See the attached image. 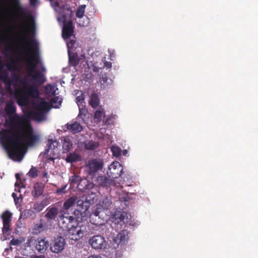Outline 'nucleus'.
Returning <instances> with one entry per match:
<instances>
[{"instance_id":"nucleus-1","label":"nucleus","mask_w":258,"mask_h":258,"mask_svg":"<svg viewBox=\"0 0 258 258\" xmlns=\"http://www.w3.org/2000/svg\"><path fill=\"white\" fill-rule=\"evenodd\" d=\"M5 111L10 116L7 121L9 128L0 131V142L10 159L20 161L23 158L24 147L34 146L39 137L34 133L33 127L26 122L24 118L17 114L11 116L16 112V107L13 102L6 104Z\"/></svg>"},{"instance_id":"nucleus-2","label":"nucleus","mask_w":258,"mask_h":258,"mask_svg":"<svg viewBox=\"0 0 258 258\" xmlns=\"http://www.w3.org/2000/svg\"><path fill=\"white\" fill-rule=\"evenodd\" d=\"M18 81L26 86L29 94L32 98H36L39 96V90L36 86H41L46 81L45 76L39 71H35L29 67L27 66V74L23 77H17Z\"/></svg>"},{"instance_id":"nucleus-3","label":"nucleus","mask_w":258,"mask_h":258,"mask_svg":"<svg viewBox=\"0 0 258 258\" xmlns=\"http://www.w3.org/2000/svg\"><path fill=\"white\" fill-rule=\"evenodd\" d=\"M17 77H20L19 75L14 74L11 79L8 78L3 82L5 84L7 89L9 92L12 91V85L17 87L18 88L14 90V95L17 100V104L20 106H24L28 105L31 96L29 94L27 88L25 85L17 80Z\"/></svg>"},{"instance_id":"nucleus-4","label":"nucleus","mask_w":258,"mask_h":258,"mask_svg":"<svg viewBox=\"0 0 258 258\" xmlns=\"http://www.w3.org/2000/svg\"><path fill=\"white\" fill-rule=\"evenodd\" d=\"M67 230L66 236L70 239L74 241L79 240L87 233V226L82 223H77L76 226L71 225Z\"/></svg>"},{"instance_id":"nucleus-5","label":"nucleus","mask_w":258,"mask_h":258,"mask_svg":"<svg viewBox=\"0 0 258 258\" xmlns=\"http://www.w3.org/2000/svg\"><path fill=\"white\" fill-rule=\"evenodd\" d=\"M27 38L30 40L29 42L28 43L30 46V49H26L27 54H30V56L26 60L27 66L35 70L38 63V60L35 53V47L36 43L34 40L29 37Z\"/></svg>"},{"instance_id":"nucleus-6","label":"nucleus","mask_w":258,"mask_h":258,"mask_svg":"<svg viewBox=\"0 0 258 258\" xmlns=\"http://www.w3.org/2000/svg\"><path fill=\"white\" fill-rule=\"evenodd\" d=\"M3 53L6 57H9L11 59L10 61L5 65L7 67V70L9 71L17 70L18 60L13 57L14 55L12 46L10 45L6 46L4 49Z\"/></svg>"},{"instance_id":"nucleus-7","label":"nucleus","mask_w":258,"mask_h":258,"mask_svg":"<svg viewBox=\"0 0 258 258\" xmlns=\"http://www.w3.org/2000/svg\"><path fill=\"white\" fill-rule=\"evenodd\" d=\"M89 215V211L88 208L85 206L79 207L74 212V221L77 223H81L85 221H86Z\"/></svg>"},{"instance_id":"nucleus-8","label":"nucleus","mask_w":258,"mask_h":258,"mask_svg":"<svg viewBox=\"0 0 258 258\" xmlns=\"http://www.w3.org/2000/svg\"><path fill=\"white\" fill-rule=\"evenodd\" d=\"M59 226L63 230H67L74 222V217L69 216V213H61L57 218Z\"/></svg>"},{"instance_id":"nucleus-9","label":"nucleus","mask_w":258,"mask_h":258,"mask_svg":"<svg viewBox=\"0 0 258 258\" xmlns=\"http://www.w3.org/2000/svg\"><path fill=\"white\" fill-rule=\"evenodd\" d=\"M122 173L123 167L118 161H114L110 165L107 171L108 176L113 179L120 177Z\"/></svg>"},{"instance_id":"nucleus-10","label":"nucleus","mask_w":258,"mask_h":258,"mask_svg":"<svg viewBox=\"0 0 258 258\" xmlns=\"http://www.w3.org/2000/svg\"><path fill=\"white\" fill-rule=\"evenodd\" d=\"M66 246V241L62 236H57L51 241L50 249L54 253H58L62 251Z\"/></svg>"},{"instance_id":"nucleus-11","label":"nucleus","mask_w":258,"mask_h":258,"mask_svg":"<svg viewBox=\"0 0 258 258\" xmlns=\"http://www.w3.org/2000/svg\"><path fill=\"white\" fill-rule=\"evenodd\" d=\"M103 162L100 159H93L88 161L86 166L90 175H94L102 168Z\"/></svg>"},{"instance_id":"nucleus-12","label":"nucleus","mask_w":258,"mask_h":258,"mask_svg":"<svg viewBox=\"0 0 258 258\" xmlns=\"http://www.w3.org/2000/svg\"><path fill=\"white\" fill-rule=\"evenodd\" d=\"M89 243L95 249H103L106 247V242L104 238L101 235L93 236L90 240Z\"/></svg>"},{"instance_id":"nucleus-13","label":"nucleus","mask_w":258,"mask_h":258,"mask_svg":"<svg viewBox=\"0 0 258 258\" xmlns=\"http://www.w3.org/2000/svg\"><path fill=\"white\" fill-rule=\"evenodd\" d=\"M12 213L8 210L5 211L1 215L3 223L2 231L4 233H7L10 230V227L12 221Z\"/></svg>"},{"instance_id":"nucleus-14","label":"nucleus","mask_w":258,"mask_h":258,"mask_svg":"<svg viewBox=\"0 0 258 258\" xmlns=\"http://www.w3.org/2000/svg\"><path fill=\"white\" fill-rule=\"evenodd\" d=\"M74 27L72 20L63 22V27L62 30V36L64 39L67 40L73 35Z\"/></svg>"},{"instance_id":"nucleus-15","label":"nucleus","mask_w":258,"mask_h":258,"mask_svg":"<svg viewBox=\"0 0 258 258\" xmlns=\"http://www.w3.org/2000/svg\"><path fill=\"white\" fill-rule=\"evenodd\" d=\"M58 13L63 19V22H66L67 21L71 20L73 15V11L68 5L61 6V8L60 9Z\"/></svg>"},{"instance_id":"nucleus-16","label":"nucleus","mask_w":258,"mask_h":258,"mask_svg":"<svg viewBox=\"0 0 258 258\" xmlns=\"http://www.w3.org/2000/svg\"><path fill=\"white\" fill-rule=\"evenodd\" d=\"M64 127L66 131H69L73 134L79 133L83 130V127L80 123L73 120L65 124Z\"/></svg>"},{"instance_id":"nucleus-17","label":"nucleus","mask_w":258,"mask_h":258,"mask_svg":"<svg viewBox=\"0 0 258 258\" xmlns=\"http://www.w3.org/2000/svg\"><path fill=\"white\" fill-rule=\"evenodd\" d=\"M100 211L98 209H96L92 211L91 214H89V217L90 218V222L95 225H101L103 224V220L100 217Z\"/></svg>"},{"instance_id":"nucleus-18","label":"nucleus","mask_w":258,"mask_h":258,"mask_svg":"<svg viewBox=\"0 0 258 258\" xmlns=\"http://www.w3.org/2000/svg\"><path fill=\"white\" fill-rule=\"evenodd\" d=\"M34 244L36 249L41 253H44L49 246L48 241L41 238H37Z\"/></svg>"},{"instance_id":"nucleus-19","label":"nucleus","mask_w":258,"mask_h":258,"mask_svg":"<svg viewBox=\"0 0 258 258\" xmlns=\"http://www.w3.org/2000/svg\"><path fill=\"white\" fill-rule=\"evenodd\" d=\"M94 186V184L87 179H82L77 184L78 188L82 192H86L92 189Z\"/></svg>"},{"instance_id":"nucleus-20","label":"nucleus","mask_w":258,"mask_h":258,"mask_svg":"<svg viewBox=\"0 0 258 258\" xmlns=\"http://www.w3.org/2000/svg\"><path fill=\"white\" fill-rule=\"evenodd\" d=\"M124 213L121 211L115 210L112 215V222L115 224L119 225L120 226L124 223Z\"/></svg>"},{"instance_id":"nucleus-21","label":"nucleus","mask_w":258,"mask_h":258,"mask_svg":"<svg viewBox=\"0 0 258 258\" xmlns=\"http://www.w3.org/2000/svg\"><path fill=\"white\" fill-rule=\"evenodd\" d=\"M129 231L126 229L120 231L115 238V241L118 244H125L128 239Z\"/></svg>"},{"instance_id":"nucleus-22","label":"nucleus","mask_w":258,"mask_h":258,"mask_svg":"<svg viewBox=\"0 0 258 258\" xmlns=\"http://www.w3.org/2000/svg\"><path fill=\"white\" fill-rule=\"evenodd\" d=\"M58 214V209L57 207H48L46 210L45 217L48 221L54 220Z\"/></svg>"},{"instance_id":"nucleus-23","label":"nucleus","mask_w":258,"mask_h":258,"mask_svg":"<svg viewBox=\"0 0 258 258\" xmlns=\"http://www.w3.org/2000/svg\"><path fill=\"white\" fill-rule=\"evenodd\" d=\"M4 40V36L0 37V48H1V42H3ZM5 67V64L3 63V61L2 59V57L0 56V80L2 82L4 81H6L9 78L8 73L3 71V69Z\"/></svg>"},{"instance_id":"nucleus-24","label":"nucleus","mask_w":258,"mask_h":258,"mask_svg":"<svg viewBox=\"0 0 258 258\" xmlns=\"http://www.w3.org/2000/svg\"><path fill=\"white\" fill-rule=\"evenodd\" d=\"M35 106L37 111L46 112L48 110L49 105L47 102L42 99L40 101H38Z\"/></svg>"},{"instance_id":"nucleus-25","label":"nucleus","mask_w":258,"mask_h":258,"mask_svg":"<svg viewBox=\"0 0 258 258\" xmlns=\"http://www.w3.org/2000/svg\"><path fill=\"white\" fill-rule=\"evenodd\" d=\"M112 180L105 176H99L97 178V183L99 186L107 187L112 183Z\"/></svg>"},{"instance_id":"nucleus-26","label":"nucleus","mask_w":258,"mask_h":258,"mask_svg":"<svg viewBox=\"0 0 258 258\" xmlns=\"http://www.w3.org/2000/svg\"><path fill=\"white\" fill-rule=\"evenodd\" d=\"M77 199L76 196L70 197L64 201L63 204V208L66 210L70 209L75 205Z\"/></svg>"},{"instance_id":"nucleus-27","label":"nucleus","mask_w":258,"mask_h":258,"mask_svg":"<svg viewBox=\"0 0 258 258\" xmlns=\"http://www.w3.org/2000/svg\"><path fill=\"white\" fill-rule=\"evenodd\" d=\"M43 192V186L39 183H36L33 187L32 196L35 198H38L41 196Z\"/></svg>"},{"instance_id":"nucleus-28","label":"nucleus","mask_w":258,"mask_h":258,"mask_svg":"<svg viewBox=\"0 0 258 258\" xmlns=\"http://www.w3.org/2000/svg\"><path fill=\"white\" fill-rule=\"evenodd\" d=\"M84 145L85 149L87 150H95L99 146L98 142L93 140L86 141L84 142Z\"/></svg>"},{"instance_id":"nucleus-29","label":"nucleus","mask_w":258,"mask_h":258,"mask_svg":"<svg viewBox=\"0 0 258 258\" xmlns=\"http://www.w3.org/2000/svg\"><path fill=\"white\" fill-rule=\"evenodd\" d=\"M66 160L67 162L72 163L77 161H81V156L75 152L70 153L68 155Z\"/></svg>"},{"instance_id":"nucleus-30","label":"nucleus","mask_w":258,"mask_h":258,"mask_svg":"<svg viewBox=\"0 0 258 258\" xmlns=\"http://www.w3.org/2000/svg\"><path fill=\"white\" fill-rule=\"evenodd\" d=\"M73 143L69 137H64L62 140V148L64 151L69 152L72 148Z\"/></svg>"},{"instance_id":"nucleus-31","label":"nucleus","mask_w":258,"mask_h":258,"mask_svg":"<svg viewBox=\"0 0 258 258\" xmlns=\"http://www.w3.org/2000/svg\"><path fill=\"white\" fill-rule=\"evenodd\" d=\"M99 104V98L98 95L96 93L91 94L89 101L90 105L93 108H97Z\"/></svg>"},{"instance_id":"nucleus-32","label":"nucleus","mask_w":258,"mask_h":258,"mask_svg":"<svg viewBox=\"0 0 258 258\" xmlns=\"http://www.w3.org/2000/svg\"><path fill=\"white\" fill-rule=\"evenodd\" d=\"M13 6L15 8L17 13L25 16L26 13L25 12L24 9L22 8L19 0L13 1Z\"/></svg>"},{"instance_id":"nucleus-33","label":"nucleus","mask_w":258,"mask_h":258,"mask_svg":"<svg viewBox=\"0 0 258 258\" xmlns=\"http://www.w3.org/2000/svg\"><path fill=\"white\" fill-rule=\"evenodd\" d=\"M27 20L29 22V27L26 30L27 34H30L31 30H34L35 28V20L33 16L31 14H29L27 17Z\"/></svg>"},{"instance_id":"nucleus-34","label":"nucleus","mask_w":258,"mask_h":258,"mask_svg":"<svg viewBox=\"0 0 258 258\" xmlns=\"http://www.w3.org/2000/svg\"><path fill=\"white\" fill-rule=\"evenodd\" d=\"M78 107L79 112L78 117L84 119L88 113V109L85 107V104L80 105V106H78Z\"/></svg>"},{"instance_id":"nucleus-35","label":"nucleus","mask_w":258,"mask_h":258,"mask_svg":"<svg viewBox=\"0 0 258 258\" xmlns=\"http://www.w3.org/2000/svg\"><path fill=\"white\" fill-rule=\"evenodd\" d=\"M104 111L102 108H99L98 110H96L94 113V119L96 121L100 122L104 115Z\"/></svg>"},{"instance_id":"nucleus-36","label":"nucleus","mask_w":258,"mask_h":258,"mask_svg":"<svg viewBox=\"0 0 258 258\" xmlns=\"http://www.w3.org/2000/svg\"><path fill=\"white\" fill-rule=\"evenodd\" d=\"M43 230V224L42 222L34 224L32 227V232L33 234H37L42 231Z\"/></svg>"},{"instance_id":"nucleus-37","label":"nucleus","mask_w":258,"mask_h":258,"mask_svg":"<svg viewBox=\"0 0 258 258\" xmlns=\"http://www.w3.org/2000/svg\"><path fill=\"white\" fill-rule=\"evenodd\" d=\"M112 205L111 201L107 198L104 199L101 203V206L103 209H110Z\"/></svg>"},{"instance_id":"nucleus-38","label":"nucleus","mask_w":258,"mask_h":258,"mask_svg":"<svg viewBox=\"0 0 258 258\" xmlns=\"http://www.w3.org/2000/svg\"><path fill=\"white\" fill-rule=\"evenodd\" d=\"M108 79L107 77V75L105 74L102 75L101 77H100L99 79V82L100 83L101 88L104 89L106 87H107L109 85V84L107 83Z\"/></svg>"},{"instance_id":"nucleus-39","label":"nucleus","mask_w":258,"mask_h":258,"mask_svg":"<svg viewBox=\"0 0 258 258\" xmlns=\"http://www.w3.org/2000/svg\"><path fill=\"white\" fill-rule=\"evenodd\" d=\"M48 142V149H45L44 152L45 154L48 153L49 150L51 149L52 147L53 149H54L55 147H57L58 145V142H57L56 140H53L52 139H49Z\"/></svg>"},{"instance_id":"nucleus-40","label":"nucleus","mask_w":258,"mask_h":258,"mask_svg":"<svg viewBox=\"0 0 258 258\" xmlns=\"http://www.w3.org/2000/svg\"><path fill=\"white\" fill-rule=\"evenodd\" d=\"M44 208V205L43 202L36 203L33 205L32 207V210L34 211V213L40 212Z\"/></svg>"},{"instance_id":"nucleus-41","label":"nucleus","mask_w":258,"mask_h":258,"mask_svg":"<svg viewBox=\"0 0 258 258\" xmlns=\"http://www.w3.org/2000/svg\"><path fill=\"white\" fill-rule=\"evenodd\" d=\"M69 61L72 65L77 66L80 61L78 54L74 53L72 56H69Z\"/></svg>"},{"instance_id":"nucleus-42","label":"nucleus","mask_w":258,"mask_h":258,"mask_svg":"<svg viewBox=\"0 0 258 258\" xmlns=\"http://www.w3.org/2000/svg\"><path fill=\"white\" fill-rule=\"evenodd\" d=\"M85 99V95L82 91L80 92V95L76 97V102L78 106L80 105H85V102L84 101Z\"/></svg>"},{"instance_id":"nucleus-43","label":"nucleus","mask_w":258,"mask_h":258,"mask_svg":"<svg viewBox=\"0 0 258 258\" xmlns=\"http://www.w3.org/2000/svg\"><path fill=\"white\" fill-rule=\"evenodd\" d=\"M86 8V5H81L80 6L76 12V16L79 19H82L84 17L85 13V9Z\"/></svg>"},{"instance_id":"nucleus-44","label":"nucleus","mask_w":258,"mask_h":258,"mask_svg":"<svg viewBox=\"0 0 258 258\" xmlns=\"http://www.w3.org/2000/svg\"><path fill=\"white\" fill-rule=\"evenodd\" d=\"M111 151L112 153L113 156L118 157L121 155V149L118 146H112L111 147Z\"/></svg>"},{"instance_id":"nucleus-45","label":"nucleus","mask_w":258,"mask_h":258,"mask_svg":"<svg viewBox=\"0 0 258 258\" xmlns=\"http://www.w3.org/2000/svg\"><path fill=\"white\" fill-rule=\"evenodd\" d=\"M35 215V213L32 209H28L24 210L21 216L24 219L28 218L31 217H33Z\"/></svg>"},{"instance_id":"nucleus-46","label":"nucleus","mask_w":258,"mask_h":258,"mask_svg":"<svg viewBox=\"0 0 258 258\" xmlns=\"http://www.w3.org/2000/svg\"><path fill=\"white\" fill-rule=\"evenodd\" d=\"M51 103L53 107L57 108L61 104V98L58 96L54 97L51 99Z\"/></svg>"},{"instance_id":"nucleus-47","label":"nucleus","mask_w":258,"mask_h":258,"mask_svg":"<svg viewBox=\"0 0 258 258\" xmlns=\"http://www.w3.org/2000/svg\"><path fill=\"white\" fill-rule=\"evenodd\" d=\"M27 174L30 177L34 178L38 176V170L36 167L32 166Z\"/></svg>"},{"instance_id":"nucleus-48","label":"nucleus","mask_w":258,"mask_h":258,"mask_svg":"<svg viewBox=\"0 0 258 258\" xmlns=\"http://www.w3.org/2000/svg\"><path fill=\"white\" fill-rule=\"evenodd\" d=\"M82 19H79L77 22L78 24L80 26L86 27L87 26L89 23V19L88 17H86L83 20Z\"/></svg>"},{"instance_id":"nucleus-49","label":"nucleus","mask_w":258,"mask_h":258,"mask_svg":"<svg viewBox=\"0 0 258 258\" xmlns=\"http://www.w3.org/2000/svg\"><path fill=\"white\" fill-rule=\"evenodd\" d=\"M45 113L37 111L36 112L32 113V115L35 118L38 120H41L43 118Z\"/></svg>"},{"instance_id":"nucleus-50","label":"nucleus","mask_w":258,"mask_h":258,"mask_svg":"<svg viewBox=\"0 0 258 258\" xmlns=\"http://www.w3.org/2000/svg\"><path fill=\"white\" fill-rule=\"evenodd\" d=\"M81 179V177L77 175H74L70 178L71 183L73 184L78 183Z\"/></svg>"},{"instance_id":"nucleus-51","label":"nucleus","mask_w":258,"mask_h":258,"mask_svg":"<svg viewBox=\"0 0 258 258\" xmlns=\"http://www.w3.org/2000/svg\"><path fill=\"white\" fill-rule=\"evenodd\" d=\"M45 89H46L47 92H48V93H51L52 95L55 94V91L54 90V87L52 85H51L50 84H47L46 86Z\"/></svg>"},{"instance_id":"nucleus-52","label":"nucleus","mask_w":258,"mask_h":258,"mask_svg":"<svg viewBox=\"0 0 258 258\" xmlns=\"http://www.w3.org/2000/svg\"><path fill=\"white\" fill-rule=\"evenodd\" d=\"M67 187V184H66L64 185H63L60 188H58L56 190V192L59 195H62V194H64L66 193V189Z\"/></svg>"},{"instance_id":"nucleus-53","label":"nucleus","mask_w":258,"mask_h":258,"mask_svg":"<svg viewBox=\"0 0 258 258\" xmlns=\"http://www.w3.org/2000/svg\"><path fill=\"white\" fill-rule=\"evenodd\" d=\"M52 5V6L53 7L54 9L59 12V11L60 8H61V6H59V3L58 1L54 2V3H51Z\"/></svg>"},{"instance_id":"nucleus-54","label":"nucleus","mask_w":258,"mask_h":258,"mask_svg":"<svg viewBox=\"0 0 258 258\" xmlns=\"http://www.w3.org/2000/svg\"><path fill=\"white\" fill-rule=\"evenodd\" d=\"M76 41L74 40H70V41L67 42V46L69 49L72 48Z\"/></svg>"},{"instance_id":"nucleus-55","label":"nucleus","mask_w":258,"mask_h":258,"mask_svg":"<svg viewBox=\"0 0 258 258\" xmlns=\"http://www.w3.org/2000/svg\"><path fill=\"white\" fill-rule=\"evenodd\" d=\"M15 176H16V178L17 180V181L15 183V186H20V183H18V181L20 179L19 175V174L17 173V174H16Z\"/></svg>"},{"instance_id":"nucleus-56","label":"nucleus","mask_w":258,"mask_h":258,"mask_svg":"<svg viewBox=\"0 0 258 258\" xmlns=\"http://www.w3.org/2000/svg\"><path fill=\"white\" fill-rule=\"evenodd\" d=\"M104 65L106 67H107V68H110L112 66V64L111 62H108V61H106L105 63H104Z\"/></svg>"},{"instance_id":"nucleus-57","label":"nucleus","mask_w":258,"mask_h":258,"mask_svg":"<svg viewBox=\"0 0 258 258\" xmlns=\"http://www.w3.org/2000/svg\"><path fill=\"white\" fill-rule=\"evenodd\" d=\"M32 258H45V256L44 255H33Z\"/></svg>"},{"instance_id":"nucleus-58","label":"nucleus","mask_w":258,"mask_h":258,"mask_svg":"<svg viewBox=\"0 0 258 258\" xmlns=\"http://www.w3.org/2000/svg\"><path fill=\"white\" fill-rule=\"evenodd\" d=\"M37 0H30V4L31 5L34 6L36 5Z\"/></svg>"},{"instance_id":"nucleus-59","label":"nucleus","mask_w":258,"mask_h":258,"mask_svg":"<svg viewBox=\"0 0 258 258\" xmlns=\"http://www.w3.org/2000/svg\"><path fill=\"white\" fill-rule=\"evenodd\" d=\"M12 197H13V198L14 199L15 204H17V201H16L17 195L15 193L13 192L12 194Z\"/></svg>"},{"instance_id":"nucleus-60","label":"nucleus","mask_w":258,"mask_h":258,"mask_svg":"<svg viewBox=\"0 0 258 258\" xmlns=\"http://www.w3.org/2000/svg\"><path fill=\"white\" fill-rule=\"evenodd\" d=\"M11 243L13 245H16L18 244L17 240H15L14 239H12L11 241Z\"/></svg>"},{"instance_id":"nucleus-61","label":"nucleus","mask_w":258,"mask_h":258,"mask_svg":"<svg viewBox=\"0 0 258 258\" xmlns=\"http://www.w3.org/2000/svg\"><path fill=\"white\" fill-rule=\"evenodd\" d=\"M88 258H102V257L101 256H98V255H91V256H89Z\"/></svg>"},{"instance_id":"nucleus-62","label":"nucleus","mask_w":258,"mask_h":258,"mask_svg":"<svg viewBox=\"0 0 258 258\" xmlns=\"http://www.w3.org/2000/svg\"><path fill=\"white\" fill-rule=\"evenodd\" d=\"M121 152L123 156H126L127 154L128 153V152L126 150H124L123 151H121Z\"/></svg>"},{"instance_id":"nucleus-63","label":"nucleus","mask_w":258,"mask_h":258,"mask_svg":"<svg viewBox=\"0 0 258 258\" xmlns=\"http://www.w3.org/2000/svg\"><path fill=\"white\" fill-rule=\"evenodd\" d=\"M43 177H46V178L47 177V173L46 172H44L43 173Z\"/></svg>"},{"instance_id":"nucleus-64","label":"nucleus","mask_w":258,"mask_h":258,"mask_svg":"<svg viewBox=\"0 0 258 258\" xmlns=\"http://www.w3.org/2000/svg\"><path fill=\"white\" fill-rule=\"evenodd\" d=\"M48 160H51V161H54V158H52V157H50V158H49L48 159Z\"/></svg>"}]
</instances>
